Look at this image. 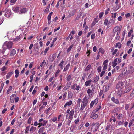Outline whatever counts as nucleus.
<instances>
[{"instance_id":"bf43d9fd","label":"nucleus","mask_w":134,"mask_h":134,"mask_svg":"<svg viewBox=\"0 0 134 134\" xmlns=\"http://www.w3.org/2000/svg\"><path fill=\"white\" fill-rule=\"evenodd\" d=\"M19 100V98L18 97H16L15 98V103L17 102Z\"/></svg>"},{"instance_id":"7c9ffc66","label":"nucleus","mask_w":134,"mask_h":134,"mask_svg":"<svg viewBox=\"0 0 134 134\" xmlns=\"http://www.w3.org/2000/svg\"><path fill=\"white\" fill-rule=\"evenodd\" d=\"M99 79V76H96L94 79L93 82H97Z\"/></svg>"},{"instance_id":"6e6d98bb","label":"nucleus","mask_w":134,"mask_h":134,"mask_svg":"<svg viewBox=\"0 0 134 134\" xmlns=\"http://www.w3.org/2000/svg\"><path fill=\"white\" fill-rule=\"evenodd\" d=\"M48 122V120H43V122L44 123L43 124H44V126L46 125V124Z\"/></svg>"},{"instance_id":"f704fd0d","label":"nucleus","mask_w":134,"mask_h":134,"mask_svg":"<svg viewBox=\"0 0 134 134\" xmlns=\"http://www.w3.org/2000/svg\"><path fill=\"white\" fill-rule=\"evenodd\" d=\"M50 6V4H49L48 5V6L47 7V8H46L45 10V12H48L49 11V8Z\"/></svg>"},{"instance_id":"4be33fe9","label":"nucleus","mask_w":134,"mask_h":134,"mask_svg":"<svg viewBox=\"0 0 134 134\" xmlns=\"http://www.w3.org/2000/svg\"><path fill=\"white\" fill-rule=\"evenodd\" d=\"M82 103L83 104H81V107L79 110V111L81 112L84 109V99H83Z\"/></svg>"},{"instance_id":"a211bd4d","label":"nucleus","mask_w":134,"mask_h":134,"mask_svg":"<svg viewBox=\"0 0 134 134\" xmlns=\"http://www.w3.org/2000/svg\"><path fill=\"white\" fill-rule=\"evenodd\" d=\"M45 128L44 127H42L40 128L38 130V133L39 134H41L44 130Z\"/></svg>"},{"instance_id":"20e7f679","label":"nucleus","mask_w":134,"mask_h":134,"mask_svg":"<svg viewBox=\"0 0 134 134\" xmlns=\"http://www.w3.org/2000/svg\"><path fill=\"white\" fill-rule=\"evenodd\" d=\"M94 125V126L92 127V128L94 129V130L93 129L94 131H97V130L98 129V128L99 127V123H96L95 124V125Z\"/></svg>"},{"instance_id":"5fc2aeb1","label":"nucleus","mask_w":134,"mask_h":134,"mask_svg":"<svg viewBox=\"0 0 134 134\" xmlns=\"http://www.w3.org/2000/svg\"><path fill=\"white\" fill-rule=\"evenodd\" d=\"M104 66L103 68V71H104L107 68V64H106L105 65H104Z\"/></svg>"},{"instance_id":"0eeeda50","label":"nucleus","mask_w":134,"mask_h":134,"mask_svg":"<svg viewBox=\"0 0 134 134\" xmlns=\"http://www.w3.org/2000/svg\"><path fill=\"white\" fill-rule=\"evenodd\" d=\"M123 85L124 83L123 82L120 81L118 82L117 83L116 87V88L117 89L120 88Z\"/></svg>"},{"instance_id":"ddd939ff","label":"nucleus","mask_w":134,"mask_h":134,"mask_svg":"<svg viewBox=\"0 0 134 134\" xmlns=\"http://www.w3.org/2000/svg\"><path fill=\"white\" fill-rule=\"evenodd\" d=\"M14 74L13 71H12L10 72H8L6 76V78L7 79L10 77L12 75Z\"/></svg>"},{"instance_id":"864d4df0","label":"nucleus","mask_w":134,"mask_h":134,"mask_svg":"<svg viewBox=\"0 0 134 134\" xmlns=\"http://www.w3.org/2000/svg\"><path fill=\"white\" fill-rule=\"evenodd\" d=\"M34 49L35 50L37 51V52H38L39 49V47L38 46H36L35 47Z\"/></svg>"},{"instance_id":"338daca9","label":"nucleus","mask_w":134,"mask_h":134,"mask_svg":"<svg viewBox=\"0 0 134 134\" xmlns=\"http://www.w3.org/2000/svg\"><path fill=\"white\" fill-rule=\"evenodd\" d=\"M33 44H31L30 45V46H29V49H30V50L33 47Z\"/></svg>"},{"instance_id":"680f3d73","label":"nucleus","mask_w":134,"mask_h":134,"mask_svg":"<svg viewBox=\"0 0 134 134\" xmlns=\"http://www.w3.org/2000/svg\"><path fill=\"white\" fill-rule=\"evenodd\" d=\"M94 104V102L93 101H92L90 104V107H92Z\"/></svg>"},{"instance_id":"4d7b16f0","label":"nucleus","mask_w":134,"mask_h":134,"mask_svg":"<svg viewBox=\"0 0 134 134\" xmlns=\"http://www.w3.org/2000/svg\"><path fill=\"white\" fill-rule=\"evenodd\" d=\"M103 12H101L99 14V18H100L102 17L103 14Z\"/></svg>"},{"instance_id":"412c9836","label":"nucleus","mask_w":134,"mask_h":134,"mask_svg":"<svg viewBox=\"0 0 134 134\" xmlns=\"http://www.w3.org/2000/svg\"><path fill=\"white\" fill-rule=\"evenodd\" d=\"M119 29V27L118 26H116L115 27L114 29L113 30V32L114 33L115 32H116Z\"/></svg>"},{"instance_id":"a18cd8bd","label":"nucleus","mask_w":134,"mask_h":134,"mask_svg":"<svg viewBox=\"0 0 134 134\" xmlns=\"http://www.w3.org/2000/svg\"><path fill=\"white\" fill-rule=\"evenodd\" d=\"M101 68H102L100 66H99L97 68V70L98 72H99L101 71Z\"/></svg>"},{"instance_id":"6ab92c4d","label":"nucleus","mask_w":134,"mask_h":134,"mask_svg":"<svg viewBox=\"0 0 134 134\" xmlns=\"http://www.w3.org/2000/svg\"><path fill=\"white\" fill-rule=\"evenodd\" d=\"M101 107L100 106H99L98 107H97L96 109L93 110L92 112L93 114H94L96 112L98 111L101 108Z\"/></svg>"},{"instance_id":"39448f33","label":"nucleus","mask_w":134,"mask_h":134,"mask_svg":"<svg viewBox=\"0 0 134 134\" xmlns=\"http://www.w3.org/2000/svg\"><path fill=\"white\" fill-rule=\"evenodd\" d=\"M74 113V111L73 110H71L70 113L69 114V119L71 120L72 119H73V115Z\"/></svg>"},{"instance_id":"09e8293b","label":"nucleus","mask_w":134,"mask_h":134,"mask_svg":"<svg viewBox=\"0 0 134 134\" xmlns=\"http://www.w3.org/2000/svg\"><path fill=\"white\" fill-rule=\"evenodd\" d=\"M105 72L104 71H102L100 73V77H102L103 75L104 74Z\"/></svg>"},{"instance_id":"5701e85b","label":"nucleus","mask_w":134,"mask_h":134,"mask_svg":"<svg viewBox=\"0 0 134 134\" xmlns=\"http://www.w3.org/2000/svg\"><path fill=\"white\" fill-rule=\"evenodd\" d=\"M91 82L92 80L91 79L86 81L85 83V85L87 86L89 85L90 83H91Z\"/></svg>"},{"instance_id":"f03ea898","label":"nucleus","mask_w":134,"mask_h":134,"mask_svg":"<svg viewBox=\"0 0 134 134\" xmlns=\"http://www.w3.org/2000/svg\"><path fill=\"white\" fill-rule=\"evenodd\" d=\"M13 43L10 41H7L5 42L4 44L2 47V48L4 50H5L6 48L5 46H6L7 48L9 49H11L12 48L13 45Z\"/></svg>"},{"instance_id":"1a4fd4ad","label":"nucleus","mask_w":134,"mask_h":134,"mask_svg":"<svg viewBox=\"0 0 134 134\" xmlns=\"http://www.w3.org/2000/svg\"><path fill=\"white\" fill-rule=\"evenodd\" d=\"M57 56V54H54L52 55V59L50 58L49 59V61H53L55 59Z\"/></svg>"},{"instance_id":"e2e57ef3","label":"nucleus","mask_w":134,"mask_h":134,"mask_svg":"<svg viewBox=\"0 0 134 134\" xmlns=\"http://www.w3.org/2000/svg\"><path fill=\"white\" fill-rule=\"evenodd\" d=\"M20 38L19 36L17 37L16 38H15L14 39V41H17Z\"/></svg>"},{"instance_id":"393cba45","label":"nucleus","mask_w":134,"mask_h":134,"mask_svg":"<svg viewBox=\"0 0 134 134\" xmlns=\"http://www.w3.org/2000/svg\"><path fill=\"white\" fill-rule=\"evenodd\" d=\"M75 11L74 10H72V11L71 12H70L69 15V17H71L74 15Z\"/></svg>"},{"instance_id":"aec40b11","label":"nucleus","mask_w":134,"mask_h":134,"mask_svg":"<svg viewBox=\"0 0 134 134\" xmlns=\"http://www.w3.org/2000/svg\"><path fill=\"white\" fill-rule=\"evenodd\" d=\"M36 129V128L34 126H32L30 129V131L31 133H33L34 131Z\"/></svg>"},{"instance_id":"69168bd1","label":"nucleus","mask_w":134,"mask_h":134,"mask_svg":"<svg viewBox=\"0 0 134 134\" xmlns=\"http://www.w3.org/2000/svg\"><path fill=\"white\" fill-rule=\"evenodd\" d=\"M131 41L130 40H129V41H128L127 43V44H126L127 45V46H129L130 45V43H131Z\"/></svg>"},{"instance_id":"dca6fc26","label":"nucleus","mask_w":134,"mask_h":134,"mask_svg":"<svg viewBox=\"0 0 134 134\" xmlns=\"http://www.w3.org/2000/svg\"><path fill=\"white\" fill-rule=\"evenodd\" d=\"M122 88L120 89V90L118 91L117 94L120 97H121L122 94Z\"/></svg>"},{"instance_id":"052dcab7","label":"nucleus","mask_w":134,"mask_h":134,"mask_svg":"<svg viewBox=\"0 0 134 134\" xmlns=\"http://www.w3.org/2000/svg\"><path fill=\"white\" fill-rule=\"evenodd\" d=\"M117 15V14L116 13H115L114 14V15H112L111 16V17L112 18H113L114 19H115V18H116V15Z\"/></svg>"},{"instance_id":"f3484780","label":"nucleus","mask_w":134,"mask_h":134,"mask_svg":"<svg viewBox=\"0 0 134 134\" xmlns=\"http://www.w3.org/2000/svg\"><path fill=\"white\" fill-rule=\"evenodd\" d=\"M115 21V19H110L109 20L108 24H110L111 25L114 24Z\"/></svg>"},{"instance_id":"8fccbe9b","label":"nucleus","mask_w":134,"mask_h":134,"mask_svg":"<svg viewBox=\"0 0 134 134\" xmlns=\"http://www.w3.org/2000/svg\"><path fill=\"white\" fill-rule=\"evenodd\" d=\"M110 126L111 125L110 124H109V125H107L105 129L107 131H109V128L110 127Z\"/></svg>"},{"instance_id":"79ce46f5","label":"nucleus","mask_w":134,"mask_h":134,"mask_svg":"<svg viewBox=\"0 0 134 134\" xmlns=\"http://www.w3.org/2000/svg\"><path fill=\"white\" fill-rule=\"evenodd\" d=\"M73 94L71 93H70L68 94V98H71Z\"/></svg>"},{"instance_id":"9b49d317","label":"nucleus","mask_w":134,"mask_h":134,"mask_svg":"<svg viewBox=\"0 0 134 134\" xmlns=\"http://www.w3.org/2000/svg\"><path fill=\"white\" fill-rule=\"evenodd\" d=\"M71 82H68L64 88L66 90L69 89L71 85Z\"/></svg>"},{"instance_id":"2f4dec72","label":"nucleus","mask_w":134,"mask_h":134,"mask_svg":"<svg viewBox=\"0 0 134 134\" xmlns=\"http://www.w3.org/2000/svg\"><path fill=\"white\" fill-rule=\"evenodd\" d=\"M38 89V87L37 86H36L34 90L32 92V94H34L37 91V90Z\"/></svg>"},{"instance_id":"49530a36","label":"nucleus","mask_w":134,"mask_h":134,"mask_svg":"<svg viewBox=\"0 0 134 134\" xmlns=\"http://www.w3.org/2000/svg\"><path fill=\"white\" fill-rule=\"evenodd\" d=\"M46 62H45V60H44L43 62H42V63L40 65V66L41 67H42V66L44 65L45 64Z\"/></svg>"},{"instance_id":"a878e982","label":"nucleus","mask_w":134,"mask_h":134,"mask_svg":"<svg viewBox=\"0 0 134 134\" xmlns=\"http://www.w3.org/2000/svg\"><path fill=\"white\" fill-rule=\"evenodd\" d=\"M74 46L73 44H72L71 45L69 48H68L67 50V53H68L71 51L72 48Z\"/></svg>"},{"instance_id":"c85d7f7f","label":"nucleus","mask_w":134,"mask_h":134,"mask_svg":"<svg viewBox=\"0 0 134 134\" xmlns=\"http://www.w3.org/2000/svg\"><path fill=\"white\" fill-rule=\"evenodd\" d=\"M64 62V61L63 60L61 61V62L59 64V66H60V68L61 69H63V64Z\"/></svg>"},{"instance_id":"c756f323","label":"nucleus","mask_w":134,"mask_h":134,"mask_svg":"<svg viewBox=\"0 0 134 134\" xmlns=\"http://www.w3.org/2000/svg\"><path fill=\"white\" fill-rule=\"evenodd\" d=\"M121 44L119 42L117 43L115 45V47H118V48H120L121 47Z\"/></svg>"},{"instance_id":"cd10ccee","label":"nucleus","mask_w":134,"mask_h":134,"mask_svg":"<svg viewBox=\"0 0 134 134\" xmlns=\"http://www.w3.org/2000/svg\"><path fill=\"white\" fill-rule=\"evenodd\" d=\"M131 87H129L127 88L125 91V93H127L130 91L131 90Z\"/></svg>"},{"instance_id":"58836bf2","label":"nucleus","mask_w":134,"mask_h":134,"mask_svg":"<svg viewBox=\"0 0 134 134\" xmlns=\"http://www.w3.org/2000/svg\"><path fill=\"white\" fill-rule=\"evenodd\" d=\"M71 78V76L70 75H69L68 76L66 77V80L67 81H70Z\"/></svg>"},{"instance_id":"c03bdc74","label":"nucleus","mask_w":134,"mask_h":134,"mask_svg":"<svg viewBox=\"0 0 134 134\" xmlns=\"http://www.w3.org/2000/svg\"><path fill=\"white\" fill-rule=\"evenodd\" d=\"M7 67H5V66H3V67L1 69V70L2 71H4L6 70L7 69Z\"/></svg>"},{"instance_id":"774afa93","label":"nucleus","mask_w":134,"mask_h":134,"mask_svg":"<svg viewBox=\"0 0 134 134\" xmlns=\"http://www.w3.org/2000/svg\"><path fill=\"white\" fill-rule=\"evenodd\" d=\"M134 3V0H131L130 2V4L131 5H132Z\"/></svg>"},{"instance_id":"de8ad7c7","label":"nucleus","mask_w":134,"mask_h":134,"mask_svg":"<svg viewBox=\"0 0 134 134\" xmlns=\"http://www.w3.org/2000/svg\"><path fill=\"white\" fill-rule=\"evenodd\" d=\"M108 20L107 19H106L105 20L104 23V24L105 25H107L108 24Z\"/></svg>"},{"instance_id":"37998d69","label":"nucleus","mask_w":134,"mask_h":134,"mask_svg":"<svg viewBox=\"0 0 134 134\" xmlns=\"http://www.w3.org/2000/svg\"><path fill=\"white\" fill-rule=\"evenodd\" d=\"M79 121V118H77L75 120V124H77Z\"/></svg>"},{"instance_id":"473e14b6","label":"nucleus","mask_w":134,"mask_h":134,"mask_svg":"<svg viewBox=\"0 0 134 134\" xmlns=\"http://www.w3.org/2000/svg\"><path fill=\"white\" fill-rule=\"evenodd\" d=\"M93 115V119H96L98 117V115L97 114H93L92 113V114Z\"/></svg>"},{"instance_id":"13d9d810","label":"nucleus","mask_w":134,"mask_h":134,"mask_svg":"<svg viewBox=\"0 0 134 134\" xmlns=\"http://www.w3.org/2000/svg\"><path fill=\"white\" fill-rule=\"evenodd\" d=\"M57 118L56 117H54L53 118L52 121L53 122H55V121H56L57 120Z\"/></svg>"},{"instance_id":"423d86ee","label":"nucleus","mask_w":134,"mask_h":134,"mask_svg":"<svg viewBox=\"0 0 134 134\" xmlns=\"http://www.w3.org/2000/svg\"><path fill=\"white\" fill-rule=\"evenodd\" d=\"M11 14V11L9 10H6L4 15L7 17H9L10 16Z\"/></svg>"},{"instance_id":"9d476101","label":"nucleus","mask_w":134,"mask_h":134,"mask_svg":"<svg viewBox=\"0 0 134 134\" xmlns=\"http://www.w3.org/2000/svg\"><path fill=\"white\" fill-rule=\"evenodd\" d=\"M72 103V101L71 100L69 102H67L64 106V107L65 108L68 106H70L71 105Z\"/></svg>"},{"instance_id":"b1692460","label":"nucleus","mask_w":134,"mask_h":134,"mask_svg":"<svg viewBox=\"0 0 134 134\" xmlns=\"http://www.w3.org/2000/svg\"><path fill=\"white\" fill-rule=\"evenodd\" d=\"M15 77L17 78L19 76V71L18 69H16L15 71Z\"/></svg>"},{"instance_id":"bb28decb","label":"nucleus","mask_w":134,"mask_h":134,"mask_svg":"<svg viewBox=\"0 0 134 134\" xmlns=\"http://www.w3.org/2000/svg\"><path fill=\"white\" fill-rule=\"evenodd\" d=\"M30 126V125H29V126L26 127V129H25V133H28Z\"/></svg>"},{"instance_id":"72a5a7b5","label":"nucleus","mask_w":134,"mask_h":134,"mask_svg":"<svg viewBox=\"0 0 134 134\" xmlns=\"http://www.w3.org/2000/svg\"><path fill=\"white\" fill-rule=\"evenodd\" d=\"M91 68V65H89L86 67V68L85 69V71H87L89 70Z\"/></svg>"},{"instance_id":"4c0bfd02","label":"nucleus","mask_w":134,"mask_h":134,"mask_svg":"<svg viewBox=\"0 0 134 134\" xmlns=\"http://www.w3.org/2000/svg\"><path fill=\"white\" fill-rule=\"evenodd\" d=\"M104 52V50L102 48H100L99 49V52L101 53L102 54H103Z\"/></svg>"},{"instance_id":"a19ab883","label":"nucleus","mask_w":134,"mask_h":134,"mask_svg":"<svg viewBox=\"0 0 134 134\" xmlns=\"http://www.w3.org/2000/svg\"><path fill=\"white\" fill-rule=\"evenodd\" d=\"M133 68V67L132 66H130L129 68V69L127 71V74H129V73H131V72H130V70L131 69H132Z\"/></svg>"},{"instance_id":"f257e3e1","label":"nucleus","mask_w":134,"mask_h":134,"mask_svg":"<svg viewBox=\"0 0 134 134\" xmlns=\"http://www.w3.org/2000/svg\"><path fill=\"white\" fill-rule=\"evenodd\" d=\"M12 10L14 12L18 13L19 14L25 13L27 11L26 8L18 6L13 7L12 8Z\"/></svg>"},{"instance_id":"4468645a","label":"nucleus","mask_w":134,"mask_h":134,"mask_svg":"<svg viewBox=\"0 0 134 134\" xmlns=\"http://www.w3.org/2000/svg\"><path fill=\"white\" fill-rule=\"evenodd\" d=\"M111 100L113 102L116 104H118L119 103V101L118 99H115V98L114 97H112L111 98Z\"/></svg>"},{"instance_id":"3c124183","label":"nucleus","mask_w":134,"mask_h":134,"mask_svg":"<svg viewBox=\"0 0 134 134\" xmlns=\"http://www.w3.org/2000/svg\"><path fill=\"white\" fill-rule=\"evenodd\" d=\"M95 37V34L93 33L92 34L91 38L92 39H93Z\"/></svg>"},{"instance_id":"0e129e2a","label":"nucleus","mask_w":134,"mask_h":134,"mask_svg":"<svg viewBox=\"0 0 134 134\" xmlns=\"http://www.w3.org/2000/svg\"><path fill=\"white\" fill-rule=\"evenodd\" d=\"M122 18L121 16H119L118 18V20L119 21H121L122 19Z\"/></svg>"},{"instance_id":"2eb2a0df","label":"nucleus","mask_w":134,"mask_h":134,"mask_svg":"<svg viewBox=\"0 0 134 134\" xmlns=\"http://www.w3.org/2000/svg\"><path fill=\"white\" fill-rule=\"evenodd\" d=\"M70 64L69 63L67 65H66L64 68L63 70V71L64 72H65L69 68V67L70 66Z\"/></svg>"},{"instance_id":"7ed1b4c3","label":"nucleus","mask_w":134,"mask_h":134,"mask_svg":"<svg viewBox=\"0 0 134 134\" xmlns=\"http://www.w3.org/2000/svg\"><path fill=\"white\" fill-rule=\"evenodd\" d=\"M71 88L74 90H77L78 91L80 87L79 85L77 86V84H74L71 86Z\"/></svg>"},{"instance_id":"e433bc0d","label":"nucleus","mask_w":134,"mask_h":134,"mask_svg":"<svg viewBox=\"0 0 134 134\" xmlns=\"http://www.w3.org/2000/svg\"><path fill=\"white\" fill-rule=\"evenodd\" d=\"M111 86V84L110 83L108 84L107 85L105 86V90H108L109 87Z\"/></svg>"},{"instance_id":"6e6552de","label":"nucleus","mask_w":134,"mask_h":134,"mask_svg":"<svg viewBox=\"0 0 134 134\" xmlns=\"http://www.w3.org/2000/svg\"><path fill=\"white\" fill-rule=\"evenodd\" d=\"M16 96V95H15L14 94H12L10 98V101L11 103H13L14 102V101L15 100V97Z\"/></svg>"},{"instance_id":"c9c22d12","label":"nucleus","mask_w":134,"mask_h":134,"mask_svg":"<svg viewBox=\"0 0 134 134\" xmlns=\"http://www.w3.org/2000/svg\"><path fill=\"white\" fill-rule=\"evenodd\" d=\"M134 122V118L132 119V120L131 121L129 125V127H130L131 126L133 123Z\"/></svg>"},{"instance_id":"ea45409f","label":"nucleus","mask_w":134,"mask_h":134,"mask_svg":"<svg viewBox=\"0 0 134 134\" xmlns=\"http://www.w3.org/2000/svg\"><path fill=\"white\" fill-rule=\"evenodd\" d=\"M32 120V118L31 117H30L28 119V120L27 121V123L28 124H30Z\"/></svg>"},{"instance_id":"f8f14e48","label":"nucleus","mask_w":134,"mask_h":134,"mask_svg":"<svg viewBox=\"0 0 134 134\" xmlns=\"http://www.w3.org/2000/svg\"><path fill=\"white\" fill-rule=\"evenodd\" d=\"M16 53V51L14 49H12L10 52V56H14Z\"/></svg>"},{"instance_id":"603ef678","label":"nucleus","mask_w":134,"mask_h":134,"mask_svg":"<svg viewBox=\"0 0 134 134\" xmlns=\"http://www.w3.org/2000/svg\"><path fill=\"white\" fill-rule=\"evenodd\" d=\"M48 0H43L42 1V2H43V5L44 6H45L46 4V1H47Z\"/></svg>"}]
</instances>
